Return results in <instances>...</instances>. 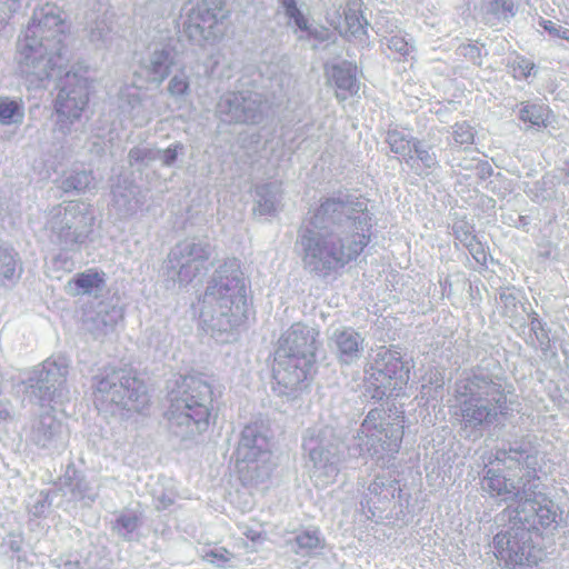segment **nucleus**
I'll use <instances>...</instances> for the list:
<instances>
[{"mask_svg":"<svg viewBox=\"0 0 569 569\" xmlns=\"http://www.w3.org/2000/svg\"><path fill=\"white\" fill-rule=\"evenodd\" d=\"M372 220L367 199L356 191L340 187L321 194L297 228L295 250L303 270L319 279L339 274L370 244Z\"/></svg>","mask_w":569,"mask_h":569,"instance_id":"obj_1","label":"nucleus"},{"mask_svg":"<svg viewBox=\"0 0 569 569\" xmlns=\"http://www.w3.org/2000/svg\"><path fill=\"white\" fill-rule=\"evenodd\" d=\"M511 396L513 387L500 360L492 355L463 370L453 386L460 433L478 440L492 426L505 425L515 411Z\"/></svg>","mask_w":569,"mask_h":569,"instance_id":"obj_2","label":"nucleus"},{"mask_svg":"<svg viewBox=\"0 0 569 569\" xmlns=\"http://www.w3.org/2000/svg\"><path fill=\"white\" fill-rule=\"evenodd\" d=\"M249 286L237 258L226 259L198 298L199 327L219 345L237 342L249 318Z\"/></svg>","mask_w":569,"mask_h":569,"instance_id":"obj_3","label":"nucleus"},{"mask_svg":"<svg viewBox=\"0 0 569 569\" xmlns=\"http://www.w3.org/2000/svg\"><path fill=\"white\" fill-rule=\"evenodd\" d=\"M561 507L548 495L520 501L509 527L493 538L499 557L509 569H533L542 559L541 541H553L561 525Z\"/></svg>","mask_w":569,"mask_h":569,"instance_id":"obj_4","label":"nucleus"},{"mask_svg":"<svg viewBox=\"0 0 569 569\" xmlns=\"http://www.w3.org/2000/svg\"><path fill=\"white\" fill-rule=\"evenodd\" d=\"M68 24L52 3L37 8L17 42L16 62L21 76L34 87L58 76L67 66Z\"/></svg>","mask_w":569,"mask_h":569,"instance_id":"obj_5","label":"nucleus"},{"mask_svg":"<svg viewBox=\"0 0 569 569\" xmlns=\"http://www.w3.org/2000/svg\"><path fill=\"white\" fill-rule=\"evenodd\" d=\"M68 365L63 359L46 360L23 380L26 398L42 409L50 408L34 417L27 432L28 445L48 455L60 453L68 446V428L53 413V405L67 396Z\"/></svg>","mask_w":569,"mask_h":569,"instance_id":"obj_6","label":"nucleus"},{"mask_svg":"<svg viewBox=\"0 0 569 569\" xmlns=\"http://www.w3.org/2000/svg\"><path fill=\"white\" fill-rule=\"evenodd\" d=\"M213 415V386L209 376L193 371L167 382L162 413L170 438L184 447L206 432Z\"/></svg>","mask_w":569,"mask_h":569,"instance_id":"obj_7","label":"nucleus"},{"mask_svg":"<svg viewBox=\"0 0 569 569\" xmlns=\"http://www.w3.org/2000/svg\"><path fill=\"white\" fill-rule=\"evenodd\" d=\"M319 330L303 322L292 323L278 340L272 367L273 392L287 401L302 396L317 371Z\"/></svg>","mask_w":569,"mask_h":569,"instance_id":"obj_8","label":"nucleus"},{"mask_svg":"<svg viewBox=\"0 0 569 569\" xmlns=\"http://www.w3.org/2000/svg\"><path fill=\"white\" fill-rule=\"evenodd\" d=\"M403 423L402 411L391 418L383 408H372L348 447L349 455L370 458L380 468L393 467L403 439Z\"/></svg>","mask_w":569,"mask_h":569,"instance_id":"obj_9","label":"nucleus"},{"mask_svg":"<svg viewBox=\"0 0 569 569\" xmlns=\"http://www.w3.org/2000/svg\"><path fill=\"white\" fill-rule=\"evenodd\" d=\"M413 368L412 358L398 346L380 347L363 369L362 393L373 402L403 393Z\"/></svg>","mask_w":569,"mask_h":569,"instance_id":"obj_10","label":"nucleus"},{"mask_svg":"<svg viewBox=\"0 0 569 569\" xmlns=\"http://www.w3.org/2000/svg\"><path fill=\"white\" fill-rule=\"evenodd\" d=\"M233 456L240 472L252 481L263 482L273 469L270 429L263 422L246 425Z\"/></svg>","mask_w":569,"mask_h":569,"instance_id":"obj_11","label":"nucleus"},{"mask_svg":"<svg viewBox=\"0 0 569 569\" xmlns=\"http://www.w3.org/2000/svg\"><path fill=\"white\" fill-rule=\"evenodd\" d=\"M301 448L312 462L315 473L332 482L340 472L345 443L337 428L325 425L307 428L301 438Z\"/></svg>","mask_w":569,"mask_h":569,"instance_id":"obj_12","label":"nucleus"},{"mask_svg":"<svg viewBox=\"0 0 569 569\" xmlns=\"http://www.w3.org/2000/svg\"><path fill=\"white\" fill-rule=\"evenodd\" d=\"M94 212L90 204L68 201L53 207L46 223L53 242L73 246L87 240L93 230Z\"/></svg>","mask_w":569,"mask_h":569,"instance_id":"obj_13","label":"nucleus"},{"mask_svg":"<svg viewBox=\"0 0 569 569\" xmlns=\"http://www.w3.org/2000/svg\"><path fill=\"white\" fill-rule=\"evenodd\" d=\"M212 252L213 247L207 238H187L178 242L164 261L166 280L178 283L179 288L188 286L208 270Z\"/></svg>","mask_w":569,"mask_h":569,"instance_id":"obj_14","label":"nucleus"},{"mask_svg":"<svg viewBox=\"0 0 569 569\" xmlns=\"http://www.w3.org/2000/svg\"><path fill=\"white\" fill-rule=\"evenodd\" d=\"M142 381L132 370H113L94 378L93 402L99 410L116 406L128 411H140Z\"/></svg>","mask_w":569,"mask_h":569,"instance_id":"obj_15","label":"nucleus"},{"mask_svg":"<svg viewBox=\"0 0 569 569\" xmlns=\"http://www.w3.org/2000/svg\"><path fill=\"white\" fill-rule=\"evenodd\" d=\"M89 102L87 70L73 68L60 80L53 108L57 116L56 130L63 136L72 133L80 122Z\"/></svg>","mask_w":569,"mask_h":569,"instance_id":"obj_16","label":"nucleus"},{"mask_svg":"<svg viewBox=\"0 0 569 569\" xmlns=\"http://www.w3.org/2000/svg\"><path fill=\"white\" fill-rule=\"evenodd\" d=\"M229 13L224 0H200L186 14L183 33L194 44L214 43L223 37Z\"/></svg>","mask_w":569,"mask_h":569,"instance_id":"obj_17","label":"nucleus"},{"mask_svg":"<svg viewBox=\"0 0 569 569\" xmlns=\"http://www.w3.org/2000/svg\"><path fill=\"white\" fill-rule=\"evenodd\" d=\"M267 103L260 93L243 90L222 94L217 103L219 119L229 124H261L267 118Z\"/></svg>","mask_w":569,"mask_h":569,"instance_id":"obj_18","label":"nucleus"},{"mask_svg":"<svg viewBox=\"0 0 569 569\" xmlns=\"http://www.w3.org/2000/svg\"><path fill=\"white\" fill-rule=\"evenodd\" d=\"M277 1L283 16L287 18V27L291 29L298 41L303 42L312 40L313 43L310 48L315 51L325 42H336L337 38L329 28L323 24L313 26L309 23V18L299 6V0Z\"/></svg>","mask_w":569,"mask_h":569,"instance_id":"obj_19","label":"nucleus"},{"mask_svg":"<svg viewBox=\"0 0 569 569\" xmlns=\"http://www.w3.org/2000/svg\"><path fill=\"white\" fill-rule=\"evenodd\" d=\"M397 499L400 510L409 506L410 495H403L399 480L386 475H377L362 493L361 508L372 517L382 513Z\"/></svg>","mask_w":569,"mask_h":569,"instance_id":"obj_20","label":"nucleus"},{"mask_svg":"<svg viewBox=\"0 0 569 569\" xmlns=\"http://www.w3.org/2000/svg\"><path fill=\"white\" fill-rule=\"evenodd\" d=\"M365 341V336L351 326L328 330V348L341 369L358 366L363 357Z\"/></svg>","mask_w":569,"mask_h":569,"instance_id":"obj_21","label":"nucleus"},{"mask_svg":"<svg viewBox=\"0 0 569 569\" xmlns=\"http://www.w3.org/2000/svg\"><path fill=\"white\" fill-rule=\"evenodd\" d=\"M500 315L518 337L527 332L526 315L531 308L529 300L515 286L501 287L498 291Z\"/></svg>","mask_w":569,"mask_h":569,"instance_id":"obj_22","label":"nucleus"},{"mask_svg":"<svg viewBox=\"0 0 569 569\" xmlns=\"http://www.w3.org/2000/svg\"><path fill=\"white\" fill-rule=\"evenodd\" d=\"M283 190L281 183L269 181L253 188V217L274 218L282 209Z\"/></svg>","mask_w":569,"mask_h":569,"instance_id":"obj_23","label":"nucleus"},{"mask_svg":"<svg viewBox=\"0 0 569 569\" xmlns=\"http://www.w3.org/2000/svg\"><path fill=\"white\" fill-rule=\"evenodd\" d=\"M518 11L519 3L516 0H481L478 18L485 26L501 30L511 22Z\"/></svg>","mask_w":569,"mask_h":569,"instance_id":"obj_24","label":"nucleus"},{"mask_svg":"<svg viewBox=\"0 0 569 569\" xmlns=\"http://www.w3.org/2000/svg\"><path fill=\"white\" fill-rule=\"evenodd\" d=\"M326 546V538L317 526L301 527L287 540L289 550L300 557L311 558Z\"/></svg>","mask_w":569,"mask_h":569,"instance_id":"obj_25","label":"nucleus"},{"mask_svg":"<svg viewBox=\"0 0 569 569\" xmlns=\"http://www.w3.org/2000/svg\"><path fill=\"white\" fill-rule=\"evenodd\" d=\"M60 486L64 495L83 505H90L98 497L97 488L70 466L60 479Z\"/></svg>","mask_w":569,"mask_h":569,"instance_id":"obj_26","label":"nucleus"},{"mask_svg":"<svg viewBox=\"0 0 569 569\" xmlns=\"http://www.w3.org/2000/svg\"><path fill=\"white\" fill-rule=\"evenodd\" d=\"M482 485L492 497H501L505 501H515L519 495V483L499 469L486 468Z\"/></svg>","mask_w":569,"mask_h":569,"instance_id":"obj_27","label":"nucleus"},{"mask_svg":"<svg viewBox=\"0 0 569 569\" xmlns=\"http://www.w3.org/2000/svg\"><path fill=\"white\" fill-rule=\"evenodd\" d=\"M357 64L350 60H342L331 66H326V74L336 88L345 91L350 96L357 94L359 91V81L357 79Z\"/></svg>","mask_w":569,"mask_h":569,"instance_id":"obj_28","label":"nucleus"},{"mask_svg":"<svg viewBox=\"0 0 569 569\" xmlns=\"http://www.w3.org/2000/svg\"><path fill=\"white\" fill-rule=\"evenodd\" d=\"M505 455V462L508 460L515 462L521 469H527L529 476H535L538 467V449L530 440L520 439L511 442Z\"/></svg>","mask_w":569,"mask_h":569,"instance_id":"obj_29","label":"nucleus"},{"mask_svg":"<svg viewBox=\"0 0 569 569\" xmlns=\"http://www.w3.org/2000/svg\"><path fill=\"white\" fill-rule=\"evenodd\" d=\"M517 109V117L527 126V129L541 130L550 123L551 110L545 103L526 100L518 103Z\"/></svg>","mask_w":569,"mask_h":569,"instance_id":"obj_30","label":"nucleus"},{"mask_svg":"<svg viewBox=\"0 0 569 569\" xmlns=\"http://www.w3.org/2000/svg\"><path fill=\"white\" fill-rule=\"evenodd\" d=\"M174 64V54L172 49L162 48L156 50L150 58L147 81L160 84L171 72Z\"/></svg>","mask_w":569,"mask_h":569,"instance_id":"obj_31","label":"nucleus"},{"mask_svg":"<svg viewBox=\"0 0 569 569\" xmlns=\"http://www.w3.org/2000/svg\"><path fill=\"white\" fill-rule=\"evenodd\" d=\"M412 160L409 164L411 168H413L415 162H418L425 170L426 176L440 169V160L432 143L417 138L416 142H412Z\"/></svg>","mask_w":569,"mask_h":569,"instance_id":"obj_32","label":"nucleus"},{"mask_svg":"<svg viewBox=\"0 0 569 569\" xmlns=\"http://www.w3.org/2000/svg\"><path fill=\"white\" fill-rule=\"evenodd\" d=\"M422 380L420 400L425 405L441 401L445 391L443 371L438 368H431L425 373Z\"/></svg>","mask_w":569,"mask_h":569,"instance_id":"obj_33","label":"nucleus"},{"mask_svg":"<svg viewBox=\"0 0 569 569\" xmlns=\"http://www.w3.org/2000/svg\"><path fill=\"white\" fill-rule=\"evenodd\" d=\"M418 137L406 134L397 128H389L386 132L385 142L389 146L390 151L400 156L407 164L412 160V142Z\"/></svg>","mask_w":569,"mask_h":569,"instance_id":"obj_34","label":"nucleus"},{"mask_svg":"<svg viewBox=\"0 0 569 569\" xmlns=\"http://www.w3.org/2000/svg\"><path fill=\"white\" fill-rule=\"evenodd\" d=\"M103 283V279L98 271L88 270L86 272L78 273L67 284V291L73 296L88 295L93 290L99 289Z\"/></svg>","mask_w":569,"mask_h":569,"instance_id":"obj_35","label":"nucleus"},{"mask_svg":"<svg viewBox=\"0 0 569 569\" xmlns=\"http://www.w3.org/2000/svg\"><path fill=\"white\" fill-rule=\"evenodd\" d=\"M507 72L517 81H527L530 77L537 76V66L529 58L513 52L506 61Z\"/></svg>","mask_w":569,"mask_h":569,"instance_id":"obj_36","label":"nucleus"},{"mask_svg":"<svg viewBox=\"0 0 569 569\" xmlns=\"http://www.w3.org/2000/svg\"><path fill=\"white\" fill-rule=\"evenodd\" d=\"M525 192L535 202H548L553 200L557 194L556 176L551 173L543 174L540 179L536 180L530 188L525 189Z\"/></svg>","mask_w":569,"mask_h":569,"instance_id":"obj_37","label":"nucleus"},{"mask_svg":"<svg viewBox=\"0 0 569 569\" xmlns=\"http://www.w3.org/2000/svg\"><path fill=\"white\" fill-rule=\"evenodd\" d=\"M94 178L90 171L74 170L66 173L59 182V188L63 192H86L93 186Z\"/></svg>","mask_w":569,"mask_h":569,"instance_id":"obj_38","label":"nucleus"},{"mask_svg":"<svg viewBox=\"0 0 569 569\" xmlns=\"http://www.w3.org/2000/svg\"><path fill=\"white\" fill-rule=\"evenodd\" d=\"M21 271L22 267L18 253L11 248L0 246V282L18 279Z\"/></svg>","mask_w":569,"mask_h":569,"instance_id":"obj_39","label":"nucleus"},{"mask_svg":"<svg viewBox=\"0 0 569 569\" xmlns=\"http://www.w3.org/2000/svg\"><path fill=\"white\" fill-rule=\"evenodd\" d=\"M526 319L528 323L527 332L521 338L525 339L527 345L543 343L546 336L550 332L547 322L532 308L526 315Z\"/></svg>","mask_w":569,"mask_h":569,"instance_id":"obj_40","label":"nucleus"},{"mask_svg":"<svg viewBox=\"0 0 569 569\" xmlns=\"http://www.w3.org/2000/svg\"><path fill=\"white\" fill-rule=\"evenodd\" d=\"M24 108L22 102L8 97L0 98V123L3 126L19 124L23 121Z\"/></svg>","mask_w":569,"mask_h":569,"instance_id":"obj_41","label":"nucleus"},{"mask_svg":"<svg viewBox=\"0 0 569 569\" xmlns=\"http://www.w3.org/2000/svg\"><path fill=\"white\" fill-rule=\"evenodd\" d=\"M451 136L453 139L452 149L460 148L466 152L475 143L476 130L468 121H460L451 127Z\"/></svg>","mask_w":569,"mask_h":569,"instance_id":"obj_42","label":"nucleus"},{"mask_svg":"<svg viewBox=\"0 0 569 569\" xmlns=\"http://www.w3.org/2000/svg\"><path fill=\"white\" fill-rule=\"evenodd\" d=\"M162 482H170V479L166 477H158L157 483L152 485L151 482L146 483V488H148V492L152 497L153 500H157L156 505L157 509H166L171 506L174 501V492L171 488L164 487Z\"/></svg>","mask_w":569,"mask_h":569,"instance_id":"obj_43","label":"nucleus"},{"mask_svg":"<svg viewBox=\"0 0 569 569\" xmlns=\"http://www.w3.org/2000/svg\"><path fill=\"white\" fill-rule=\"evenodd\" d=\"M345 23H346V33L355 38H361V36H367V26L368 21L363 18L361 12L350 6L343 11Z\"/></svg>","mask_w":569,"mask_h":569,"instance_id":"obj_44","label":"nucleus"},{"mask_svg":"<svg viewBox=\"0 0 569 569\" xmlns=\"http://www.w3.org/2000/svg\"><path fill=\"white\" fill-rule=\"evenodd\" d=\"M517 482L519 483V495L515 501L518 503L525 499H533L538 495H546L539 490L540 483L537 477V470L535 471V476H529L526 469Z\"/></svg>","mask_w":569,"mask_h":569,"instance_id":"obj_45","label":"nucleus"},{"mask_svg":"<svg viewBox=\"0 0 569 569\" xmlns=\"http://www.w3.org/2000/svg\"><path fill=\"white\" fill-rule=\"evenodd\" d=\"M123 183V186H113L111 193L114 206H117L120 210L129 211L132 207L131 204L134 199L136 188L127 180H124Z\"/></svg>","mask_w":569,"mask_h":569,"instance_id":"obj_46","label":"nucleus"},{"mask_svg":"<svg viewBox=\"0 0 569 569\" xmlns=\"http://www.w3.org/2000/svg\"><path fill=\"white\" fill-rule=\"evenodd\" d=\"M141 78L134 74L130 83H126L120 90V100L127 103L131 109L141 104Z\"/></svg>","mask_w":569,"mask_h":569,"instance_id":"obj_47","label":"nucleus"},{"mask_svg":"<svg viewBox=\"0 0 569 569\" xmlns=\"http://www.w3.org/2000/svg\"><path fill=\"white\" fill-rule=\"evenodd\" d=\"M112 528L120 537L131 540L138 529V518L131 512H123L117 518Z\"/></svg>","mask_w":569,"mask_h":569,"instance_id":"obj_48","label":"nucleus"},{"mask_svg":"<svg viewBox=\"0 0 569 569\" xmlns=\"http://www.w3.org/2000/svg\"><path fill=\"white\" fill-rule=\"evenodd\" d=\"M111 26L106 14L94 20L89 27V37L92 42L106 43L110 38Z\"/></svg>","mask_w":569,"mask_h":569,"instance_id":"obj_49","label":"nucleus"},{"mask_svg":"<svg viewBox=\"0 0 569 569\" xmlns=\"http://www.w3.org/2000/svg\"><path fill=\"white\" fill-rule=\"evenodd\" d=\"M183 150V146L179 142L170 144L164 150H157L154 156H151V150L144 149V159L154 158L161 161L163 166L171 167L176 163L179 153Z\"/></svg>","mask_w":569,"mask_h":569,"instance_id":"obj_50","label":"nucleus"},{"mask_svg":"<svg viewBox=\"0 0 569 569\" xmlns=\"http://www.w3.org/2000/svg\"><path fill=\"white\" fill-rule=\"evenodd\" d=\"M451 229L455 239L462 244H467L468 241L475 239V224L468 221L466 217L453 222Z\"/></svg>","mask_w":569,"mask_h":569,"instance_id":"obj_51","label":"nucleus"},{"mask_svg":"<svg viewBox=\"0 0 569 569\" xmlns=\"http://www.w3.org/2000/svg\"><path fill=\"white\" fill-rule=\"evenodd\" d=\"M167 90L172 98H180L187 96L190 90V82L188 76L184 72L176 73L170 79Z\"/></svg>","mask_w":569,"mask_h":569,"instance_id":"obj_52","label":"nucleus"},{"mask_svg":"<svg viewBox=\"0 0 569 569\" xmlns=\"http://www.w3.org/2000/svg\"><path fill=\"white\" fill-rule=\"evenodd\" d=\"M538 26L542 28L551 38L562 39L569 42V29L553 22L552 20L540 18Z\"/></svg>","mask_w":569,"mask_h":569,"instance_id":"obj_53","label":"nucleus"},{"mask_svg":"<svg viewBox=\"0 0 569 569\" xmlns=\"http://www.w3.org/2000/svg\"><path fill=\"white\" fill-rule=\"evenodd\" d=\"M486 189L500 199H505L510 193L509 180L501 173H496V179L486 184Z\"/></svg>","mask_w":569,"mask_h":569,"instance_id":"obj_54","label":"nucleus"},{"mask_svg":"<svg viewBox=\"0 0 569 569\" xmlns=\"http://www.w3.org/2000/svg\"><path fill=\"white\" fill-rule=\"evenodd\" d=\"M457 53L467 60L471 61L475 66H482V51L477 42L463 43L457 48Z\"/></svg>","mask_w":569,"mask_h":569,"instance_id":"obj_55","label":"nucleus"},{"mask_svg":"<svg viewBox=\"0 0 569 569\" xmlns=\"http://www.w3.org/2000/svg\"><path fill=\"white\" fill-rule=\"evenodd\" d=\"M478 160V157L453 156L452 159L448 161V164L457 173H462L463 171L471 172L475 171Z\"/></svg>","mask_w":569,"mask_h":569,"instance_id":"obj_56","label":"nucleus"},{"mask_svg":"<svg viewBox=\"0 0 569 569\" xmlns=\"http://www.w3.org/2000/svg\"><path fill=\"white\" fill-rule=\"evenodd\" d=\"M386 40L387 47L403 58H406L413 49V46L402 36L395 34Z\"/></svg>","mask_w":569,"mask_h":569,"instance_id":"obj_57","label":"nucleus"},{"mask_svg":"<svg viewBox=\"0 0 569 569\" xmlns=\"http://www.w3.org/2000/svg\"><path fill=\"white\" fill-rule=\"evenodd\" d=\"M21 0H0V29L6 26L12 13L20 8Z\"/></svg>","mask_w":569,"mask_h":569,"instance_id":"obj_58","label":"nucleus"},{"mask_svg":"<svg viewBox=\"0 0 569 569\" xmlns=\"http://www.w3.org/2000/svg\"><path fill=\"white\" fill-rule=\"evenodd\" d=\"M469 251V253L473 257L477 262H486L487 252L485 250L483 243L475 236L472 241H468L467 244H463Z\"/></svg>","mask_w":569,"mask_h":569,"instance_id":"obj_59","label":"nucleus"},{"mask_svg":"<svg viewBox=\"0 0 569 569\" xmlns=\"http://www.w3.org/2000/svg\"><path fill=\"white\" fill-rule=\"evenodd\" d=\"M261 143V134L259 132L244 133L239 137V144L249 152H256Z\"/></svg>","mask_w":569,"mask_h":569,"instance_id":"obj_60","label":"nucleus"},{"mask_svg":"<svg viewBox=\"0 0 569 569\" xmlns=\"http://www.w3.org/2000/svg\"><path fill=\"white\" fill-rule=\"evenodd\" d=\"M50 506L51 502L48 499V495L41 492L34 503L30 507L29 513L34 518H41L48 511Z\"/></svg>","mask_w":569,"mask_h":569,"instance_id":"obj_61","label":"nucleus"},{"mask_svg":"<svg viewBox=\"0 0 569 569\" xmlns=\"http://www.w3.org/2000/svg\"><path fill=\"white\" fill-rule=\"evenodd\" d=\"M210 562L217 567H223L232 558V553L227 549H213L208 555Z\"/></svg>","mask_w":569,"mask_h":569,"instance_id":"obj_62","label":"nucleus"},{"mask_svg":"<svg viewBox=\"0 0 569 569\" xmlns=\"http://www.w3.org/2000/svg\"><path fill=\"white\" fill-rule=\"evenodd\" d=\"M475 172H476V176L480 180H483V181L487 180L488 178H490L491 176H493V173H495L491 164L487 160H482L480 158H479L478 162L476 163Z\"/></svg>","mask_w":569,"mask_h":569,"instance_id":"obj_63","label":"nucleus"},{"mask_svg":"<svg viewBox=\"0 0 569 569\" xmlns=\"http://www.w3.org/2000/svg\"><path fill=\"white\" fill-rule=\"evenodd\" d=\"M537 343H538L543 357L553 359L555 362H558V355H557L556 350H553L551 348V341H550L549 335L546 336L543 343H541V342H537Z\"/></svg>","mask_w":569,"mask_h":569,"instance_id":"obj_64","label":"nucleus"}]
</instances>
